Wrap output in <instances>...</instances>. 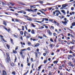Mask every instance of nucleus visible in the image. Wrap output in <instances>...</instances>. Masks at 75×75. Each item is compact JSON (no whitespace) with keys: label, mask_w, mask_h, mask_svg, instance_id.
<instances>
[{"label":"nucleus","mask_w":75,"mask_h":75,"mask_svg":"<svg viewBox=\"0 0 75 75\" xmlns=\"http://www.w3.org/2000/svg\"><path fill=\"white\" fill-rule=\"evenodd\" d=\"M39 3H40V4H42V3H44V2L41 1H39Z\"/></svg>","instance_id":"20"},{"label":"nucleus","mask_w":75,"mask_h":75,"mask_svg":"<svg viewBox=\"0 0 75 75\" xmlns=\"http://www.w3.org/2000/svg\"><path fill=\"white\" fill-rule=\"evenodd\" d=\"M55 12H56V13H58L59 12V10H56L55 11Z\"/></svg>","instance_id":"38"},{"label":"nucleus","mask_w":75,"mask_h":75,"mask_svg":"<svg viewBox=\"0 0 75 75\" xmlns=\"http://www.w3.org/2000/svg\"><path fill=\"white\" fill-rule=\"evenodd\" d=\"M27 50V49H22V50H21L22 51H26Z\"/></svg>","instance_id":"31"},{"label":"nucleus","mask_w":75,"mask_h":75,"mask_svg":"<svg viewBox=\"0 0 75 75\" xmlns=\"http://www.w3.org/2000/svg\"><path fill=\"white\" fill-rule=\"evenodd\" d=\"M42 65H41L40 66H39V67H38V71H40V69H41V68Z\"/></svg>","instance_id":"14"},{"label":"nucleus","mask_w":75,"mask_h":75,"mask_svg":"<svg viewBox=\"0 0 75 75\" xmlns=\"http://www.w3.org/2000/svg\"><path fill=\"white\" fill-rule=\"evenodd\" d=\"M1 3H2V5L3 6H6V4L4 2H1Z\"/></svg>","instance_id":"23"},{"label":"nucleus","mask_w":75,"mask_h":75,"mask_svg":"<svg viewBox=\"0 0 75 75\" xmlns=\"http://www.w3.org/2000/svg\"><path fill=\"white\" fill-rule=\"evenodd\" d=\"M6 55L7 57V59L6 60V61L7 62H9V61H10V57L9 56V54L8 53H6Z\"/></svg>","instance_id":"1"},{"label":"nucleus","mask_w":75,"mask_h":75,"mask_svg":"<svg viewBox=\"0 0 75 75\" xmlns=\"http://www.w3.org/2000/svg\"><path fill=\"white\" fill-rule=\"evenodd\" d=\"M11 43L13 44V39H11Z\"/></svg>","instance_id":"39"},{"label":"nucleus","mask_w":75,"mask_h":75,"mask_svg":"<svg viewBox=\"0 0 75 75\" xmlns=\"http://www.w3.org/2000/svg\"><path fill=\"white\" fill-rule=\"evenodd\" d=\"M59 47V45H57L56 46V47Z\"/></svg>","instance_id":"64"},{"label":"nucleus","mask_w":75,"mask_h":75,"mask_svg":"<svg viewBox=\"0 0 75 75\" xmlns=\"http://www.w3.org/2000/svg\"><path fill=\"white\" fill-rule=\"evenodd\" d=\"M32 16H33V17H36V16H37V15H32Z\"/></svg>","instance_id":"42"},{"label":"nucleus","mask_w":75,"mask_h":75,"mask_svg":"<svg viewBox=\"0 0 75 75\" xmlns=\"http://www.w3.org/2000/svg\"><path fill=\"white\" fill-rule=\"evenodd\" d=\"M27 50H28V51H30L31 50V49L30 48V47H28L27 48Z\"/></svg>","instance_id":"29"},{"label":"nucleus","mask_w":75,"mask_h":75,"mask_svg":"<svg viewBox=\"0 0 75 75\" xmlns=\"http://www.w3.org/2000/svg\"><path fill=\"white\" fill-rule=\"evenodd\" d=\"M15 21L16 22H18V20L17 19H15Z\"/></svg>","instance_id":"43"},{"label":"nucleus","mask_w":75,"mask_h":75,"mask_svg":"<svg viewBox=\"0 0 75 75\" xmlns=\"http://www.w3.org/2000/svg\"><path fill=\"white\" fill-rule=\"evenodd\" d=\"M35 6V5H30V7H31V8H33Z\"/></svg>","instance_id":"11"},{"label":"nucleus","mask_w":75,"mask_h":75,"mask_svg":"<svg viewBox=\"0 0 75 75\" xmlns=\"http://www.w3.org/2000/svg\"><path fill=\"white\" fill-rule=\"evenodd\" d=\"M33 41H36V40H35V39H33Z\"/></svg>","instance_id":"63"},{"label":"nucleus","mask_w":75,"mask_h":75,"mask_svg":"<svg viewBox=\"0 0 75 75\" xmlns=\"http://www.w3.org/2000/svg\"><path fill=\"white\" fill-rule=\"evenodd\" d=\"M61 11L62 12V13H63L64 14H65V11H64V10H62Z\"/></svg>","instance_id":"21"},{"label":"nucleus","mask_w":75,"mask_h":75,"mask_svg":"<svg viewBox=\"0 0 75 75\" xmlns=\"http://www.w3.org/2000/svg\"><path fill=\"white\" fill-rule=\"evenodd\" d=\"M71 10L72 11L74 10V8L73 7H72L71 8Z\"/></svg>","instance_id":"41"},{"label":"nucleus","mask_w":75,"mask_h":75,"mask_svg":"<svg viewBox=\"0 0 75 75\" xmlns=\"http://www.w3.org/2000/svg\"><path fill=\"white\" fill-rule=\"evenodd\" d=\"M27 20H29V21H32L31 19H30L29 18H27Z\"/></svg>","instance_id":"35"},{"label":"nucleus","mask_w":75,"mask_h":75,"mask_svg":"<svg viewBox=\"0 0 75 75\" xmlns=\"http://www.w3.org/2000/svg\"><path fill=\"white\" fill-rule=\"evenodd\" d=\"M49 21H52V22H53V20H52V19H49Z\"/></svg>","instance_id":"57"},{"label":"nucleus","mask_w":75,"mask_h":75,"mask_svg":"<svg viewBox=\"0 0 75 75\" xmlns=\"http://www.w3.org/2000/svg\"><path fill=\"white\" fill-rule=\"evenodd\" d=\"M11 66H13L14 65V64L13 63H12L11 64Z\"/></svg>","instance_id":"36"},{"label":"nucleus","mask_w":75,"mask_h":75,"mask_svg":"<svg viewBox=\"0 0 75 75\" xmlns=\"http://www.w3.org/2000/svg\"><path fill=\"white\" fill-rule=\"evenodd\" d=\"M39 38H40V39H42V36H39L38 37Z\"/></svg>","instance_id":"34"},{"label":"nucleus","mask_w":75,"mask_h":75,"mask_svg":"<svg viewBox=\"0 0 75 75\" xmlns=\"http://www.w3.org/2000/svg\"><path fill=\"white\" fill-rule=\"evenodd\" d=\"M31 33L32 34H35V33H34V30L33 29L31 31Z\"/></svg>","instance_id":"12"},{"label":"nucleus","mask_w":75,"mask_h":75,"mask_svg":"<svg viewBox=\"0 0 75 75\" xmlns=\"http://www.w3.org/2000/svg\"><path fill=\"white\" fill-rule=\"evenodd\" d=\"M69 53H70V54H73L74 53L73 52H72V51L71 50H70Z\"/></svg>","instance_id":"33"},{"label":"nucleus","mask_w":75,"mask_h":75,"mask_svg":"<svg viewBox=\"0 0 75 75\" xmlns=\"http://www.w3.org/2000/svg\"><path fill=\"white\" fill-rule=\"evenodd\" d=\"M28 31L29 33H30V32H31V30L30 29L28 30Z\"/></svg>","instance_id":"50"},{"label":"nucleus","mask_w":75,"mask_h":75,"mask_svg":"<svg viewBox=\"0 0 75 75\" xmlns=\"http://www.w3.org/2000/svg\"><path fill=\"white\" fill-rule=\"evenodd\" d=\"M6 47H7L8 49H9V48H10V45H9L8 44L6 45Z\"/></svg>","instance_id":"17"},{"label":"nucleus","mask_w":75,"mask_h":75,"mask_svg":"<svg viewBox=\"0 0 75 75\" xmlns=\"http://www.w3.org/2000/svg\"><path fill=\"white\" fill-rule=\"evenodd\" d=\"M13 52L14 53V54H17V51L14 50H13Z\"/></svg>","instance_id":"24"},{"label":"nucleus","mask_w":75,"mask_h":75,"mask_svg":"<svg viewBox=\"0 0 75 75\" xmlns=\"http://www.w3.org/2000/svg\"><path fill=\"white\" fill-rule=\"evenodd\" d=\"M39 45H40V43H37L35 45V47H38V46H39Z\"/></svg>","instance_id":"8"},{"label":"nucleus","mask_w":75,"mask_h":75,"mask_svg":"<svg viewBox=\"0 0 75 75\" xmlns=\"http://www.w3.org/2000/svg\"><path fill=\"white\" fill-rule=\"evenodd\" d=\"M35 55L36 57H37L38 56V53H37V52H35Z\"/></svg>","instance_id":"28"},{"label":"nucleus","mask_w":75,"mask_h":75,"mask_svg":"<svg viewBox=\"0 0 75 75\" xmlns=\"http://www.w3.org/2000/svg\"><path fill=\"white\" fill-rule=\"evenodd\" d=\"M23 11H18V13H23Z\"/></svg>","instance_id":"25"},{"label":"nucleus","mask_w":75,"mask_h":75,"mask_svg":"<svg viewBox=\"0 0 75 75\" xmlns=\"http://www.w3.org/2000/svg\"><path fill=\"white\" fill-rule=\"evenodd\" d=\"M74 47V46H72V47H70V48H71V50H73V47Z\"/></svg>","instance_id":"40"},{"label":"nucleus","mask_w":75,"mask_h":75,"mask_svg":"<svg viewBox=\"0 0 75 75\" xmlns=\"http://www.w3.org/2000/svg\"><path fill=\"white\" fill-rule=\"evenodd\" d=\"M44 56H46V53H44L43 54Z\"/></svg>","instance_id":"56"},{"label":"nucleus","mask_w":75,"mask_h":75,"mask_svg":"<svg viewBox=\"0 0 75 75\" xmlns=\"http://www.w3.org/2000/svg\"><path fill=\"white\" fill-rule=\"evenodd\" d=\"M51 28H52V29H54V26H51Z\"/></svg>","instance_id":"37"},{"label":"nucleus","mask_w":75,"mask_h":75,"mask_svg":"<svg viewBox=\"0 0 75 75\" xmlns=\"http://www.w3.org/2000/svg\"><path fill=\"white\" fill-rule=\"evenodd\" d=\"M20 33L21 35H23V32L21 31L20 32Z\"/></svg>","instance_id":"26"},{"label":"nucleus","mask_w":75,"mask_h":75,"mask_svg":"<svg viewBox=\"0 0 75 75\" xmlns=\"http://www.w3.org/2000/svg\"><path fill=\"white\" fill-rule=\"evenodd\" d=\"M71 25H72V26H75V22H74V23H72L71 24Z\"/></svg>","instance_id":"18"},{"label":"nucleus","mask_w":75,"mask_h":75,"mask_svg":"<svg viewBox=\"0 0 75 75\" xmlns=\"http://www.w3.org/2000/svg\"><path fill=\"white\" fill-rule=\"evenodd\" d=\"M40 28H44V27L42 26L40 27Z\"/></svg>","instance_id":"61"},{"label":"nucleus","mask_w":75,"mask_h":75,"mask_svg":"<svg viewBox=\"0 0 75 75\" xmlns=\"http://www.w3.org/2000/svg\"><path fill=\"white\" fill-rule=\"evenodd\" d=\"M67 43L68 45H69V44H70V43H69V42H67Z\"/></svg>","instance_id":"60"},{"label":"nucleus","mask_w":75,"mask_h":75,"mask_svg":"<svg viewBox=\"0 0 75 75\" xmlns=\"http://www.w3.org/2000/svg\"><path fill=\"white\" fill-rule=\"evenodd\" d=\"M52 23H54V24H55L56 25H59V24L57 22L55 21H54L53 22H52Z\"/></svg>","instance_id":"4"},{"label":"nucleus","mask_w":75,"mask_h":75,"mask_svg":"<svg viewBox=\"0 0 75 75\" xmlns=\"http://www.w3.org/2000/svg\"><path fill=\"white\" fill-rule=\"evenodd\" d=\"M72 64V62H69V63L68 64L69 65V66H71V67H74V65H73V64Z\"/></svg>","instance_id":"5"},{"label":"nucleus","mask_w":75,"mask_h":75,"mask_svg":"<svg viewBox=\"0 0 75 75\" xmlns=\"http://www.w3.org/2000/svg\"><path fill=\"white\" fill-rule=\"evenodd\" d=\"M28 11H32V12L33 11V10L32 9L29 8L28 9Z\"/></svg>","instance_id":"9"},{"label":"nucleus","mask_w":75,"mask_h":75,"mask_svg":"<svg viewBox=\"0 0 75 75\" xmlns=\"http://www.w3.org/2000/svg\"><path fill=\"white\" fill-rule=\"evenodd\" d=\"M25 27L26 28V30H28V29H27V27L26 25H25Z\"/></svg>","instance_id":"47"},{"label":"nucleus","mask_w":75,"mask_h":75,"mask_svg":"<svg viewBox=\"0 0 75 75\" xmlns=\"http://www.w3.org/2000/svg\"><path fill=\"white\" fill-rule=\"evenodd\" d=\"M50 41H51L52 42H53V40H52V38H51L50 39Z\"/></svg>","instance_id":"46"},{"label":"nucleus","mask_w":75,"mask_h":75,"mask_svg":"<svg viewBox=\"0 0 75 75\" xmlns=\"http://www.w3.org/2000/svg\"><path fill=\"white\" fill-rule=\"evenodd\" d=\"M47 60H44V64H46V63H47Z\"/></svg>","instance_id":"16"},{"label":"nucleus","mask_w":75,"mask_h":75,"mask_svg":"<svg viewBox=\"0 0 75 75\" xmlns=\"http://www.w3.org/2000/svg\"><path fill=\"white\" fill-rule=\"evenodd\" d=\"M28 46H30V45H31V42H28Z\"/></svg>","instance_id":"15"},{"label":"nucleus","mask_w":75,"mask_h":75,"mask_svg":"<svg viewBox=\"0 0 75 75\" xmlns=\"http://www.w3.org/2000/svg\"><path fill=\"white\" fill-rule=\"evenodd\" d=\"M3 72V74L2 75H6V71L4 70H3L2 71Z\"/></svg>","instance_id":"6"},{"label":"nucleus","mask_w":75,"mask_h":75,"mask_svg":"<svg viewBox=\"0 0 75 75\" xmlns=\"http://www.w3.org/2000/svg\"><path fill=\"white\" fill-rule=\"evenodd\" d=\"M72 41L73 42H75V41L74 40L72 39Z\"/></svg>","instance_id":"49"},{"label":"nucleus","mask_w":75,"mask_h":75,"mask_svg":"<svg viewBox=\"0 0 75 75\" xmlns=\"http://www.w3.org/2000/svg\"><path fill=\"white\" fill-rule=\"evenodd\" d=\"M53 35L54 36H56V35H57V34H56V33H53Z\"/></svg>","instance_id":"51"},{"label":"nucleus","mask_w":75,"mask_h":75,"mask_svg":"<svg viewBox=\"0 0 75 75\" xmlns=\"http://www.w3.org/2000/svg\"><path fill=\"white\" fill-rule=\"evenodd\" d=\"M47 4H48L47 5H51V4H50L49 3H47Z\"/></svg>","instance_id":"62"},{"label":"nucleus","mask_w":75,"mask_h":75,"mask_svg":"<svg viewBox=\"0 0 75 75\" xmlns=\"http://www.w3.org/2000/svg\"><path fill=\"white\" fill-rule=\"evenodd\" d=\"M40 24H44V23H42V22L41 21H40Z\"/></svg>","instance_id":"54"},{"label":"nucleus","mask_w":75,"mask_h":75,"mask_svg":"<svg viewBox=\"0 0 75 75\" xmlns=\"http://www.w3.org/2000/svg\"><path fill=\"white\" fill-rule=\"evenodd\" d=\"M3 24H4V25H5V26L7 25V23H6V22L5 21H3Z\"/></svg>","instance_id":"10"},{"label":"nucleus","mask_w":75,"mask_h":75,"mask_svg":"<svg viewBox=\"0 0 75 75\" xmlns=\"http://www.w3.org/2000/svg\"><path fill=\"white\" fill-rule=\"evenodd\" d=\"M66 6H66V5L65 4H63L62 5V7H63V8H65L66 7Z\"/></svg>","instance_id":"22"},{"label":"nucleus","mask_w":75,"mask_h":75,"mask_svg":"<svg viewBox=\"0 0 75 75\" xmlns=\"http://www.w3.org/2000/svg\"><path fill=\"white\" fill-rule=\"evenodd\" d=\"M57 6H58V5H57L56 6H55V7H56L55 8L56 10H58V7H57Z\"/></svg>","instance_id":"27"},{"label":"nucleus","mask_w":75,"mask_h":75,"mask_svg":"<svg viewBox=\"0 0 75 75\" xmlns=\"http://www.w3.org/2000/svg\"><path fill=\"white\" fill-rule=\"evenodd\" d=\"M68 57L71 58L72 57V55H69Z\"/></svg>","instance_id":"53"},{"label":"nucleus","mask_w":75,"mask_h":75,"mask_svg":"<svg viewBox=\"0 0 75 75\" xmlns=\"http://www.w3.org/2000/svg\"><path fill=\"white\" fill-rule=\"evenodd\" d=\"M15 15H16V16H18V13H15Z\"/></svg>","instance_id":"55"},{"label":"nucleus","mask_w":75,"mask_h":75,"mask_svg":"<svg viewBox=\"0 0 75 75\" xmlns=\"http://www.w3.org/2000/svg\"><path fill=\"white\" fill-rule=\"evenodd\" d=\"M18 46H16V48H15V50H17V49H18Z\"/></svg>","instance_id":"44"},{"label":"nucleus","mask_w":75,"mask_h":75,"mask_svg":"<svg viewBox=\"0 0 75 75\" xmlns=\"http://www.w3.org/2000/svg\"><path fill=\"white\" fill-rule=\"evenodd\" d=\"M9 4H10L12 6H14V4H13V3H12L9 2Z\"/></svg>","instance_id":"32"},{"label":"nucleus","mask_w":75,"mask_h":75,"mask_svg":"<svg viewBox=\"0 0 75 75\" xmlns=\"http://www.w3.org/2000/svg\"><path fill=\"white\" fill-rule=\"evenodd\" d=\"M50 45L51 47H52L53 46V45L51 44H50Z\"/></svg>","instance_id":"58"},{"label":"nucleus","mask_w":75,"mask_h":75,"mask_svg":"<svg viewBox=\"0 0 75 75\" xmlns=\"http://www.w3.org/2000/svg\"><path fill=\"white\" fill-rule=\"evenodd\" d=\"M52 74V73H51V71H50L49 73V75H51Z\"/></svg>","instance_id":"48"},{"label":"nucleus","mask_w":75,"mask_h":75,"mask_svg":"<svg viewBox=\"0 0 75 75\" xmlns=\"http://www.w3.org/2000/svg\"><path fill=\"white\" fill-rule=\"evenodd\" d=\"M47 33H48L50 35H52V33L50 31V30H47Z\"/></svg>","instance_id":"3"},{"label":"nucleus","mask_w":75,"mask_h":75,"mask_svg":"<svg viewBox=\"0 0 75 75\" xmlns=\"http://www.w3.org/2000/svg\"><path fill=\"white\" fill-rule=\"evenodd\" d=\"M42 20H45V21H48V19L47 18H43L42 19Z\"/></svg>","instance_id":"7"},{"label":"nucleus","mask_w":75,"mask_h":75,"mask_svg":"<svg viewBox=\"0 0 75 75\" xmlns=\"http://www.w3.org/2000/svg\"><path fill=\"white\" fill-rule=\"evenodd\" d=\"M34 64H32V68H33V67H34Z\"/></svg>","instance_id":"52"},{"label":"nucleus","mask_w":75,"mask_h":75,"mask_svg":"<svg viewBox=\"0 0 75 75\" xmlns=\"http://www.w3.org/2000/svg\"><path fill=\"white\" fill-rule=\"evenodd\" d=\"M31 25H32V26L33 27L35 28V27H36V26H35V25H34L33 24V23H31Z\"/></svg>","instance_id":"13"},{"label":"nucleus","mask_w":75,"mask_h":75,"mask_svg":"<svg viewBox=\"0 0 75 75\" xmlns=\"http://www.w3.org/2000/svg\"><path fill=\"white\" fill-rule=\"evenodd\" d=\"M68 20H67L66 21H65L64 22L62 21V24H64V25H67L66 24H68L67 22H68Z\"/></svg>","instance_id":"2"},{"label":"nucleus","mask_w":75,"mask_h":75,"mask_svg":"<svg viewBox=\"0 0 75 75\" xmlns=\"http://www.w3.org/2000/svg\"><path fill=\"white\" fill-rule=\"evenodd\" d=\"M14 37H15L16 38H17V36L16 35H14Z\"/></svg>","instance_id":"45"},{"label":"nucleus","mask_w":75,"mask_h":75,"mask_svg":"<svg viewBox=\"0 0 75 75\" xmlns=\"http://www.w3.org/2000/svg\"><path fill=\"white\" fill-rule=\"evenodd\" d=\"M64 20L65 21H67V19L66 18H64Z\"/></svg>","instance_id":"59"},{"label":"nucleus","mask_w":75,"mask_h":75,"mask_svg":"<svg viewBox=\"0 0 75 75\" xmlns=\"http://www.w3.org/2000/svg\"><path fill=\"white\" fill-rule=\"evenodd\" d=\"M12 74L13 75H16V72L14 71H13L12 72Z\"/></svg>","instance_id":"19"},{"label":"nucleus","mask_w":75,"mask_h":75,"mask_svg":"<svg viewBox=\"0 0 75 75\" xmlns=\"http://www.w3.org/2000/svg\"><path fill=\"white\" fill-rule=\"evenodd\" d=\"M53 62L54 64H57L58 63V61H54Z\"/></svg>","instance_id":"30"}]
</instances>
